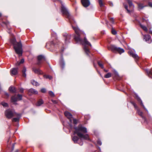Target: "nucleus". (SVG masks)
Masks as SVG:
<instances>
[{"label": "nucleus", "instance_id": "f257e3e1", "mask_svg": "<svg viewBox=\"0 0 152 152\" xmlns=\"http://www.w3.org/2000/svg\"><path fill=\"white\" fill-rule=\"evenodd\" d=\"M75 131L74 134H76L81 140H88L89 136L87 134H84L87 132V130L86 128L79 125L78 127H75Z\"/></svg>", "mask_w": 152, "mask_h": 152}, {"label": "nucleus", "instance_id": "f03ea898", "mask_svg": "<svg viewBox=\"0 0 152 152\" xmlns=\"http://www.w3.org/2000/svg\"><path fill=\"white\" fill-rule=\"evenodd\" d=\"M73 28L75 31L76 35L75 36L74 39L75 41L79 42L83 45H88L91 46V43L87 40L86 37L84 38L83 41L80 37V36L82 32L77 27H73Z\"/></svg>", "mask_w": 152, "mask_h": 152}, {"label": "nucleus", "instance_id": "7ed1b4c3", "mask_svg": "<svg viewBox=\"0 0 152 152\" xmlns=\"http://www.w3.org/2000/svg\"><path fill=\"white\" fill-rule=\"evenodd\" d=\"M10 41L11 43L13 44L14 48L16 53L18 54L19 56H21L23 50L22 45L21 42H17L15 38H13L11 39Z\"/></svg>", "mask_w": 152, "mask_h": 152}, {"label": "nucleus", "instance_id": "20e7f679", "mask_svg": "<svg viewBox=\"0 0 152 152\" xmlns=\"http://www.w3.org/2000/svg\"><path fill=\"white\" fill-rule=\"evenodd\" d=\"M5 115L8 118H11L15 115H16V113L14 110L8 109L6 110L5 113Z\"/></svg>", "mask_w": 152, "mask_h": 152}, {"label": "nucleus", "instance_id": "39448f33", "mask_svg": "<svg viewBox=\"0 0 152 152\" xmlns=\"http://www.w3.org/2000/svg\"><path fill=\"white\" fill-rule=\"evenodd\" d=\"M111 50L113 51H117L120 54H121L124 52V50L120 48H118L114 45H112L111 47Z\"/></svg>", "mask_w": 152, "mask_h": 152}, {"label": "nucleus", "instance_id": "423d86ee", "mask_svg": "<svg viewBox=\"0 0 152 152\" xmlns=\"http://www.w3.org/2000/svg\"><path fill=\"white\" fill-rule=\"evenodd\" d=\"M61 10L62 12L64 15H65L69 19L71 18V17L70 15L64 7L63 6H62Z\"/></svg>", "mask_w": 152, "mask_h": 152}, {"label": "nucleus", "instance_id": "0eeeda50", "mask_svg": "<svg viewBox=\"0 0 152 152\" xmlns=\"http://www.w3.org/2000/svg\"><path fill=\"white\" fill-rule=\"evenodd\" d=\"M81 2L83 6L86 7L89 6L90 4L89 0H81Z\"/></svg>", "mask_w": 152, "mask_h": 152}, {"label": "nucleus", "instance_id": "6e6552de", "mask_svg": "<svg viewBox=\"0 0 152 152\" xmlns=\"http://www.w3.org/2000/svg\"><path fill=\"white\" fill-rule=\"evenodd\" d=\"M64 115L69 119L70 122H72V115L68 111H66L64 113Z\"/></svg>", "mask_w": 152, "mask_h": 152}, {"label": "nucleus", "instance_id": "1a4fd4ad", "mask_svg": "<svg viewBox=\"0 0 152 152\" xmlns=\"http://www.w3.org/2000/svg\"><path fill=\"white\" fill-rule=\"evenodd\" d=\"M45 60L44 57L40 55L38 56L37 64L39 65L41 63L42 61Z\"/></svg>", "mask_w": 152, "mask_h": 152}, {"label": "nucleus", "instance_id": "9d476101", "mask_svg": "<svg viewBox=\"0 0 152 152\" xmlns=\"http://www.w3.org/2000/svg\"><path fill=\"white\" fill-rule=\"evenodd\" d=\"M129 53L130 55L136 60H138L139 59L138 56L135 53H134L132 51H130Z\"/></svg>", "mask_w": 152, "mask_h": 152}, {"label": "nucleus", "instance_id": "9b49d317", "mask_svg": "<svg viewBox=\"0 0 152 152\" xmlns=\"http://www.w3.org/2000/svg\"><path fill=\"white\" fill-rule=\"evenodd\" d=\"M18 68H13L11 70V75H15L18 73Z\"/></svg>", "mask_w": 152, "mask_h": 152}, {"label": "nucleus", "instance_id": "f8f14e48", "mask_svg": "<svg viewBox=\"0 0 152 152\" xmlns=\"http://www.w3.org/2000/svg\"><path fill=\"white\" fill-rule=\"evenodd\" d=\"M16 115H15V116L16 117V118H14L12 119V121H14V122H17L18 121H19V120L20 118V117L21 115L20 114H18L16 113ZM15 117V116H14Z\"/></svg>", "mask_w": 152, "mask_h": 152}, {"label": "nucleus", "instance_id": "ddd939ff", "mask_svg": "<svg viewBox=\"0 0 152 152\" xmlns=\"http://www.w3.org/2000/svg\"><path fill=\"white\" fill-rule=\"evenodd\" d=\"M144 39H145L146 41H148L149 43H150L151 42V37L149 35H144Z\"/></svg>", "mask_w": 152, "mask_h": 152}, {"label": "nucleus", "instance_id": "4468645a", "mask_svg": "<svg viewBox=\"0 0 152 152\" xmlns=\"http://www.w3.org/2000/svg\"><path fill=\"white\" fill-rule=\"evenodd\" d=\"M33 70L35 73L38 74H42V72L39 69L34 68L33 69Z\"/></svg>", "mask_w": 152, "mask_h": 152}, {"label": "nucleus", "instance_id": "2eb2a0df", "mask_svg": "<svg viewBox=\"0 0 152 152\" xmlns=\"http://www.w3.org/2000/svg\"><path fill=\"white\" fill-rule=\"evenodd\" d=\"M28 93H30V94H38L37 91H36L35 90L31 88L30 89L28 90Z\"/></svg>", "mask_w": 152, "mask_h": 152}, {"label": "nucleus", "instance_id": "dca6fc26", "mask_svg": "<svg viewBox=\"0 0 152 152\" xmlns=\"http://www.w3.org/2000/svg\"><path fill=\"white\" fill-rule=\"evenodd\" d=\"M44 102L42 99L39 100L36 104V105L37 106H39L43 104Z\"/></svg>", "mask_w": 152, "mask_h": 152}, {"label": "nucleus", "instance_id": "f3484780", "mask_svg": "<svg viewBox=\"0 0 152 152\" xmlns=\"http://www.w3.org/2000/svg\"><path fill=\"white\" fill-rule=\"evenodd\" d=\"M136 98L137 99V100L140 102L141 104L144 107V109L145 110H146V108H145V107L142 102V100H141V99H140V98L137 96H136Z\"/></svg>", "mask_w": 152, "mask_h": 152}, {"label": "nucleus", "instance_id": "a211bd4d", "mask_svg": "<svg viewBox=\"0 0 152 152\" xmlns=\"http://www.w3.org/2000/svg\"><path fill=\"white\" fill-rule=\"evenodd\" d=\"M9 90L12 93H15L16 91V90L15 87H13L10 86L9 88Z\"/></svg>", "mask_w": 152, "mask_h": 152}, {"label": "nucleus", "instance_id": "6ab92c4d", "mask_svg": "<svg viewBox=\"0 0 152 152\" xmlns=\"http://www.w3.org/2000/svg\"><path fill=\"white\" fill-rule=\"evenodd\" d=\"M72 139L75 143H77L78 140L79 138L77 136H75L72 137Z\"/></svg>", "mask_w": 152, "mask_h": 152}, {"label": "nucleus", "instance_id": "aec40b11", "mask_svg": "<svg viewBox=\"0 0 152 152\" xmlns=\"http://www.w3.org/2000/svg\"><path fill=\"white\" fill-rule=\"evenodd\" d=\"M26 68L25 67H24L22 70V72L23 73V76L25 77H26Z\"/></svg>", "mask_w": 152, "mask_h": 152}, {"label": "nucleus", "instance_id": "412c9836", "mask_svg": "<svg viewBox=\"0 0 152 152\" xmlns=\"http://www.w3.org/2000/svg\"><path fill=\"white\" fill-rule=\"evenodd\" d=\"M16 96L15 95L12 96L11 98V101L12 102H16L18 101L17 97H16Z\"/></svg>", "mask_w": 152, "mask_h": 152}, {"label": "nucleus", "instance_id": "4be33fe9", "mask_svg": "<svg viewBox=\"0 0 152 152\" xmlns=\"http://www.w3.org/2000/svg\"><path fill=\"white\" fill-rule=\"evenodd\" d=\"M31 83L33 85L37 86L39 85V83L34 80H32L31 81Z\"/></svg>", "mask_w": 152, "mask_h": 152}, {"label": "nucleus", "instance_id": "5701e85b", "mask_svg": "<svg viewBox=\"0 0 152 152\" xmlns=\"http://www.w3.org/2000/svg\"><path fill=\"white\" fill-rule=\"evenodd\" d=\"M138 8L140 10L142 9L144 7L146 6H144L143 4L141 3L138 4Z\"/></svg>", "mask_w": 152, "mask_h": 152}, {"label": "nucleus", "instance_id": "b1692460", "mask_svg": "<svg viewBox=\"0 0 152 152\" xmlns=\"http://www.w3.org/2000/svg\"><path fill=\"white\" fill-rule=\"evenodd\" d=\"M140 26L145 31H148V29L145 26H143L141 24H140Z\"/></svg>", "mask_w": 152, "mask_h": 152}, {"label": "nucleus", "instance_id": "393cba45", "mask_svg": "<svg viewBox=\"0 0 152 152\" xmlns=\"http://www.w3.org/2000/svg\"><path fill=\"white\" fill-rule=\"evenodd\" d=\"M112 76V74L110 73H108L105 75L104 77L106 78H108Z\"/></svg>", "mask_w": 152, "mask_h": 152}, {"label": "nucleus", "instance_id": "a878e982", "mask_svg": "<svg viewBox=\"0 0 152 152\" xmlns=\"http://www.w3.org/2000/svg\"><path fill=\"white\" fill-rule=\"evenodd\" d=\"M128 4H129V6L130 7H132L133 8L134 7V6L133 5L132 2L130 1V0H127Z\"/></svg>", "mask_w": 152, "mask_h": 152}, {"label": "nucleus", "instance_id": "bb28decb", "mask_svg": "<svg viewBox=\"0 0 152 152\" xmlns=\"http://www.w3.org/2000/svg\"><path fill=\"white\" fill-rule=\"evenodd\" d=\"M99 2L100 7H103L104 6V4L102 0H99Z\"/></svg>", "mask_w": 152, "mask_h": 152}, {"label": "nucleus", "instance_id": "cd10ccee", "mask_svg": "<svg viewBox=\"0 0 152 152\" xmlns=\"http://www.w3.org/2000/svg\"><path fill=\"white\" fill-rule=\"evenodd\" d=\"M44 78H47V79H49L50 80L52 79V77L51 76L49 75H44Z\"/></svg>", "mask_w": 152, "mask_h": 152}, {"label": "nucleus", "instance_id": "c85d7f7f", "mask_svg": "<svg viewBox=\"0 0 152 152\" xmlns=\"http://www.w3.org/2000/svg\"><path fill=\"white\" fill-rule=\"evenodd\" d=\"M124 5L125 8L126 9L127 12L128 13H130L131 12V11L128 9L127 6L125 4H124Z\"/></svg>", "mask_w": 152, "mask_h": 152}, {"label": "nucleus", "instance_id": "c756f323", "mask_svg": "<svg viewBox=\"0 0 152 152\" xmlns=\"http://www.w3.org/2000/svg\"><path fill=\"white\" fill-rule=\"evenodd\" d=\"M137 112L142 117V116L143 113L142 111L139 110H138Z\"/></svg>", "mask_w": 152, "mask_h": 152}, {"label": "nucleus", "instance_id": "7c9ffc66", "mask_svg": "<svg viewBox=\"0 0 152 152\" xmlns=\"http://www.w3.org/2000/svg\"><path fill=\"white\" fill-rule=\"evenodd\" d=\"M84 50L85 51V53H86V54L87 55H88L89 52V50L88 49H87L86 47H85L84 48Z\"/></svg>", "mask_w": 152, "mask_h": 152}, {"label": "nucleus", "instance_id": "2f4dec72", "mask_svg": "<svg viewBox=\"0 0 152 152\" xmlns=\"http://www.w3.org/2000/svg\"><path fill=\"white\" fill-rule=\"evenodd\" d=\"M48 93L52 97H54L55 96L53 92L52 91H50L48 92Z\"/></svg>", "mask_w": 152, "mask_h": 152}, {"label": "nucleus", "instance_id": "473e14b6", "mask_svg": "<svg viewBox=\"0 0 152 152\" xmlns=\"http://www.w3.org/2000/svg\"><path fill=\"white\" fill-rule=\"evenodd\" d=\"M22 96L20 94H18V95L17 99L18 100H20L22 99Z\"/></svg>", "mask_w": 152, "mask_h": 152}, {"label": "nucleus", "instance_id": "72a5a7b5", "mask_svg": "<svg viewBox=\"0 0 152 152\" xmlns=\"http://www.w3.org/2000/svg\"><path fill=\"white\" fill-rule=\"evenodd\" d=\"M148 74L149 75H151L152 76V72L149 70H146Z\"/></svg>", "mask_w": 152, "mask_h": 152}, {"label": "nucleus", "instance_id": "f704fd0d", "mask_svg": "<svg viewBox=\"0 0 152 152\" xmlns=\"http://www.w3.org/2000/svg\"><path fill=\"white\" fill-rule=\"evenodd\" d=\"M1 104L4 107H7L8 106V104L7 103H5L4 102H2L1 103Z\"/></svg>", "mask_w": 152, "mask_h": 152}, {"label": "nucleus", "instance_id": "c9c22d12", "mask_svg": "<svg viewBox=\"0 0 152 152\" xmlns=\"http://www.w3.org/2000/svg\"><path fill=\"white\" fill-rule=\"evenodd\" d=\"M98 64L103 69L104 68V66L103 64L100 62L99 61L98 62Z\"/></svg>", "mask_w": 152, "mask_h": 152}, {"label": "nucleus", "instance_id": "e433bc0d", "mask_svg": "<svg viewBox=\"0 0 152 152\" xmlns=\"http://www.w3.org/2000/svg\"><path fill=\"white\" fill-rule=\"evenodd\" d=\"M111 32L112 34H113L115 35L117 33L116 31L113 29H112Z\"/></svg>", "mask_w": 152, "mask_h": 152}, {"label": "nucleus", "instance_id": "4c0bfd02", "mask_svg": "<svg viewBox=\"0 0 152 152\" xmlns=\"http://www.w3.org/2000/svg\"><path fill=\"white\" fill-rule=\"evenodd\" d=\"M65 64L63 61H62L61 64V66L62 68H63L64 67Z\"/></svg>", "mask_w": 152, "mask_h": 152}, {"label": "nucleus", "instance_id": "58836bf2", "mask_svg": "<svg viewBox=\"0 0 152 152\" xmlns=\"http://www.w3.org/2000/svg\"><path fill=\"white\" fill-rule=\"evenodd\" d=\"M73 123L75 124H76L77 123V120L75 119H73Z\"/></svg>", "mask_w": 152, "mask_h": 152}, {"label": "nucleus", "instance_id": "ea45409f", "mask_svg": "<svg viewBox=\"0 0 152 152\" xmlns=\"http://www.w3.org/2000/svg\"><path fill=\"white\" fill-rule=\"evenodd\" d=\"M148 5L149 7H152V3L151 2L149 1L148 2Z\"/></svg>", "mask_w": 152, "mask_h": 152}, {"label": "nucleus", "instance_id": "a19ab883", "mask_svg": "<svg viewBox=\"0 0 152 152\" xmlns=\"http://www.w3.org/2000/svg\"><path fill=\"white\" fill-rule=\"evenodd\" d=\"M46 89L45 88H43L41 89V91L43 93H45L46 92Z\"/></svg>", "mask_w": 152, "mask_h": 152}, {"label": "nucleus", "instance_id": "79ce46f5", "mask_svg": "<svg viewBox=\"0 0 152 152\" xmlns=\"http://www.w3.org/2000/svg\"><path fill=\"white\" fill-rule=\"evenodd\" d=\"M132 103L135 108H137V106L135 103L134 102H132Z\"/></svg>", "mask_w": 152, "mask_h": 152}, {"label": "nucleus", "instance_id": "37998d69", "mask_svg": "<svg viewBox=\"0 0 152 152\" xmlns=\"http://www.w3.org/2000/svg\"><path fill=\"white\" fill-rule=\"evenodd\" d=\"M110 21L111 22L113 23V24L114 23V20L113 18H110Z\"/></svg>", "mask_w": 152, "mask_h": 152}, {"label": "nucleus", "instance_id": "c03bdc74", "mask_svg": "<svg viewBox=\"0 0 152 152\" xmlns=\"http://www.w3.org/2000/svg\"><path fill=\"white\" fill-rule=\"evenodd\" d=\"M97 143L99 145H102V142L100 140H98L97 141Z\"/></svg>", "mask_w": 152, "mask_h": 152}, {"label": "nucleus", "instance_id": "a18cd8bd", "mask_svg": "<svg viewBox=\"0 0 152 152\" xmlns=\"http://www.w3.org/2000/svg\"><path fill=\"white\" fill-rule=\"evenodd\" d=\"M24 59H21L20 61V63L22 64L23 63H24Z\"/></svg>", "mask_w": 152, "mask_h": 152}, {"label": "nucleus", "instance_id": "49530a36", "mask_svg": "<svg viewBox=\"0 0 152 152\" xmlns=\"http://www.w3.org/2000/svg\"><path fill=\"white\" fill-rule=\"evenodd\" d=\"M21 64V63H20V62H18L16 64H15V65L16 66H19V65H20V64Z\"/></svg>", "mask_w": 152, "mask_h": 152}, {"label": "nucleus", "instance_id": "de8ad7c7", "mask_svg": "<svg viewBox=\"0 0 152 152\" xmlns=\"http://www.w3.org/2000/svg\"><path fill=\"white\" fill-rule=\"evenodd\" d=\"M23 88H21L20 90V93H23Z\"/></svg>", "mask_w": 152, "mask_h": 152}, {"label": "nucleus", "instance_id": "09e8293b", "mask_svg": "<svg viewBox=\"0 0 152 152\" xmlns=\"http://www.w3.org/2000/svg\"><path fill=\"white\" fill-rule=\"evenodd\" d=\"M9 23L8 22H7L5 23V24L6 26H7L9 24Z\"/></svg>", "mask_w": 152, "mask_h": 152}, {"label": "nucleus", "instance_id": "8fccbe9b", "mask_svg": "<svg viewBox=\"0 0 152 152\" xmlns=\"http://www.w3.org/2000/svg\"><path fill=\"white\" fill-rule=\"evenodd\" d=\"M5 94L7 97H8L9 96V94L7 93H5Z\"/></svg>", "mask_w": 152, "mask_h": 152}, {"label": "nucleus", "instance_id": "3c124183", "mask_svg": "<svg viewBox=\"0 0 152 152\" xmlns=\"http://www.w3.org/2000/svg\"><path fill=\"white\" fill-rule=\"evenodd\" d=\"M110 6H113V4L112 2H110Z\"/></svg>", "mask_w": 152, "mask_h": 152}, {"label": "nucleus", "instance_id": "603ef678", "mask_svg": "<svg viewBox=\"0 0 152 152\" xmlns=\"http://www.w3.org/2000/svg\"><path fill=\"white\" fill-rule=\"evenodd\" d=\"M104 71L105 72H107L108 71V70H106L105 69H104Z\"/></svg>", "mask_w": 152, "mask_h": 152}, {"label": "nucleus", "instance_id": "864d4df0", "mask_svg": "<svg viewBox=\"0 0 152 152\" xmlns=\"http://www.w3.org/2000/svg\"><path fill=\"white\" fill-rule=\"evenodd\" d=\"M79 144L80 145H83V142H80V143H79Z\"/></svg>", "mask_w": 152, "mask_h": 152}, {"label": "nucleus", "instance_id": "5fc2aeb1", "mask_svg": "<svg viewBox=\"0 0 152 152\" xmlns=\"http://www.w3.org/2000/svg\"><path fill=\"white\" fill-rule=\"evenodd\" d=\"M149 33L150 34H152V31H151V30H150V31H149Z\"/></svg>", "mask_w": 152, "mask_h": 152}, {"label": "nucleus", "instance_id": "6e6d98bb", "mask_svg": "<svg viewBox=\"0 0 152 152\" xmlns=\"http://www.w3.org/2000/svg\"><path fill=\"white\" fill-rule=\"evenodd\" d=\"M52 101V102H54V103H55V102H56V101Z\"/></svg>", "mask_w": 152, "mask_h": 152}, {"label": "nucleus", "instance_id": "4d7b16f0", "mask_svg": "<svg viewBox=\"0 0 152 152\" xmlns=\"http://www.w3.org/2000/svg\"><path fill=\"white\" fill-rule=\"evenodd\" d=\"M1 13H0V16H1Z\"/></svg>", "mask_w": 152, "mask_h": 152}, {"label": "nucleus", "instance_id": "13d9d810", "mask_svg": "<svg viewBox=\"0 0 152 152\" xmlns=\"http://www.w3.org/2000/svg\"><path fill=\"white\" fill-rule=\"evenodd\" d=\"M14 145H13V148H14Z\"/></svg>", "mask_w": 152, "mask_h": 152}, {"label": "nucleus", "instance_id": "bf43d9fd", "mask_svg": "<svg viewBox=\"0 0 152 152\" xmlns=\"http://www.w3.org/2000/svg\"><path fill=\"white\" fill-rule=\"evenodd\" d=\"M66 42V40H65V42Z\"/></svg>", "mask_w": 152, "mask_h": 152}, {"label": "nucleus", "instance_id": "052dcab7", "mask_svg": "<svg viewBox=\"0 0 152 152\" xmlns=\"http://www.w3.org/2000/svg\"><path fill=\"white\" fill-rule=\"evenodd\" d=\"M100 75L101 76H101V74H100Z\"/></svg>", "mask_w": 152, "mask_h": 152}]
</instances>
